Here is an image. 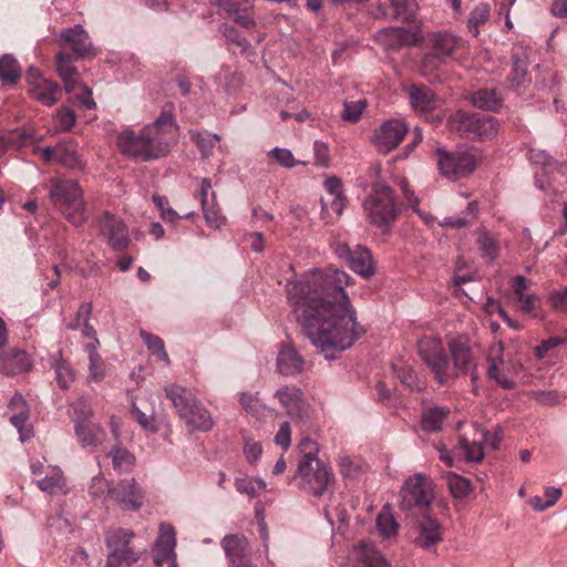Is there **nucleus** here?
Segmentation results:
<instances>
[{
    "label": "nucleus",
    "instance_id": "nucleus-1",
    "mask_svg": "<svg viewBox=\"0 0 567 567\" xmlns=\"http://www.w3.org/2000/svg\"><path fill=\"white\" fill-rule=\"evenodd\" d=\"M352 285L346 271L332 267L312 269L286 285L297 320L326 359L349 349L364 333L346 292Z\"/></svg>",
    "mask_w": 567,
    "mask_h": 567
},
{
    "label": "nucleus",
    "instance_id": "nucleus-2",
    "mask_svg": "<svg viewBox=\"0 0 567 567\" xmlns=\"http://www.w3.org/2000/svg\"><path fill=\"white\" fill-rule=\"evenodd\" d=\"M178 125L171 110H163L151 124L138 132L123 130L117 135V146L124 155L140 162H151L166 156L176 143Z\"/></svg>",
    "mask_w": 567,
    "mask_h": 567
},
{
    "label": "nucleus",
    "instance_id": "nucleus-3",
    "mask_svg": "<svg viewBox=\"0 0 567 567\" xmlns=\"http://www.w3.org/2000/svg\"><path fill=\"white\" fill-rule=\"evenodd\" d=\"M164 392L190 432H210L214 429L212 412L190 389L172 383L165 385Z\"/></svg>",
    "mask_w": 567,
    "mask_h": 567
},
{
    "label": "nucleus",
    "instance_id": "nucleus-4",
    "mask_svg": "<svg viewBox=\"0 0 567 567\" xmlns=\"http://www.w3.org/2000/svg\"><path fill=\"white\" fill-rule=\"evenodd\" d=\"M49 198L53 206L75 227L87 220L86 203L81 185L74 179H52Z\"/></svg>",
    "mask_w": 567,
    "mask_h": 567
},
{
    "label": "nucleus",
    "instance_id": "nucleus-5",
    "mask_svg": "<svg viewBox=\"0 0 567 567\" xmlns=\"http://www.w3.org/2000/svg\"><path fill=\"white\" fill-rule=\"evenodd\" d=\"M363 209L370 224L381 229H388L400 212L393 189L384 184L373 185L363 202Z\"/></svg>",
    "mask_w": 567,
    "mask_h": 567
},
{
    "label": "nucleus",
    "instance_id": "nucleus-6",
    "mask_svg": "<svg viewBox=\"0 0 567 567\" xmlns=\"http://www.w3.org/2000/svg\"><path fill=\"white\" fill-rule=\"evenodd\" d=\"M434 497L433 483L423 473L409 476L399 493V508L409 512L413 508H427Z\"/></svg>",
    "mask_w": 567,
    "mask_h": 567
},
{
    "label": "nucleus",
    "instance_id": "nucleus-7",
    "mask_svg": "<svg viewBox=\"0 0 567 567\" xmlns=\"http://www.w3.org/2000/svg\"><path fill=\"white\" fill-rule=\"evenodd\" d=\"M436 156L440 174L452 181L468 176L478 163V157L473 151L446 152L437 148Z\"/></svg>",
    "mask_w": 567,
    "mask_h": 567
},
{
    "label": "nucleus",
    "instance_id": "nucleus-8",
    "mask_svg": "<svg viewBox=\"0 0 567 567\" xmlns=\"http://www.w3.org/2000/svg\"><path fill=\"white\" fill-rule=\"evenodd\" d=\"M417 353L440 384L449 381V360L439 337L429 336L420 339Z\"/></svg>",
    "mask_w": 567,
    "mask_h": 567
},
{
    "label": "nucleus",
    "instance_id": "nucleus-9",
    "mask_svg": "<svg viewBox=\"0 0 567 567\" xmlns=\"http://www.w3.org/2000/svg\"><path fill=\"white\" fill-rule=\"evenodd\" d=\"M447 349L452 361L449 365V380L465 375L475 367L471 340L466 334L447 336Z\"/></svg>",
    "mask_w": 567,
    "mask_h": 567
},
{
    "label": "nucleus",
    "instance_id": "nucleus-10",
    "mask_svg": "<svg viewBox=\"0 0 567 567\" xmlns=\"http://www.w3.org/2000/svg\"><path fill=\"white\" fill-rule=\"evenodd\" d=\"M300 486L307 492L320 496L327 489L331 474L317 457H303L298 465Z\"/></svg>",
    "mask_w": 567,
    "mask_h": 567
},
{
    "label": "nucleus",
    "instance_id": "nucleus-11",
    "mask_svg": "<svg viewBox=\"0 0 567 567\" xmlns=\"http://www.w3.org/2000/svg\"><path fill=\"white\" fill-rule=\"evenodd\" d=\"M452 122L455 128L467 138L491 140L498 133V123L491 115L458 113Z\"/></svg>",
    "mask_w": 567,
    "mask_h": 567
},
{
    "label": "nucleus",
    "instance_id": "nucleus-12",
    "mask_svg": "<svg viewBox=\"0 0 567 567\" xmlns=\"http://www.w3.org/2000/svg\"><path fill=\"white\" fill-rule=\"evenodd\" d=\"M333 251L339 259L363 278H370L374 275V264L369 249L357 246L352 250L348 244L338 243L334 245Z\"/></svg>",
    "mask_w": 567,
    "mask_h": 567
},
{
    "label": "nucleus",
    "instance_id": "nucleus-13",
    "mask_svg": "<svg viewBox=\"0 0 567 567\" xmlns=\"http://www.w3.org/2000/svg\"><path fill=\"white\" fill-rule=\"evenodd\" d=\"M408 133L402 120L390 118L374 130L372 143L378 152L386 154L395 150Z\"/></svg>",
    "mask_w": 567,
    "mask_h": 567
},
{
    "label": "nucleus",
    "instance_id": "nucleus-14",
    "mask_svg": "<svg viewBox=\"0 0 567 567\" xmlns=\"http://www.w3.org/2000/svg\"><path fill=\"white\" fill-rule=\"evenodd\" d=\"M502 437L501 430L492 435L481 426L475 425L473 439L470 441L467 437H461L460 447L463 450L467 462H481L484 458V446L489 445L495 450L498 447Z\"/></svg>",
    "mask_w": 567,
    "mask_h": 567
},
{
    "label": "nucleus",
    "instance_id": "nucleus-15",
    "mask_svg": "<svg viewBox=\"0 0 567 567\" xmlns=\"http://www.w3.org/2000/svg\"><path fill=\"white\" fill-rule=\"evenodd\" d=\"M112 498L123 511H138L145 498V492L134 477L120 480L112 489Z\"/></svg>",
    "mask_w": 567,
    "mask_h": 567
},
{
    "label": "nucleus",
    "instance_id": "nucleus-16",
    "mask_svg": "<svg viewBox=\"0 0 567 567\" xmlns=\"http://www.w3.org/2000/svg\"><path fill=\"white\" fill-rule=\"evenodd\" d=\"M158 529L154 544V561L158 567H177L175 528L171 524L161 523Z\"/></svg>",
    "mask_w": 567,
    "mask_h": 567
},
{
    "label": "nucleus",
    "instance_id": "nucleus-17",
    "mask_svg": "<svg viewBox=\"0 0 567 567\" xmlns=\"http://www.w3.org/2000/svg\"><path fill=\"white\" fill-rule=\"evenodd\" d=\"M99 227L112 249L123 250L128 246V229L120 218L105 213L100 219Z\"/></svg>",
    "mask_w": 567,
    "mask_h": 567
},
{
    "label": "nucleus",
    "instance_id": "nucleus-18",
    "mask_svg": "<svg viewBox=\"0 0 567 567\" xmlns=\"http://www.w3.org/2000/svg\"><path fill=\"white\" fill-rule=\"evenodd\" d=\"M27 76L31 85L30 93L34 100L45 106H52L59 101L61 89L58 83L42 78L34 69H30Z\"/></svg>",
    "mask_w": 567,
    "mask_h": 567
},
{
    "label": "nucleus",
    "instance_id": "nucleus-19",
    "mask_svg": "<svg viewBox=\"0 0 567 567\" xmlns=\"http://www.w3.org/2000/svg\"><path fill=\"white\" fill-rule=\"evenodd\" d=\"M92 412L89 411L83 416H76L75 422V434L84 447H97L105 440V431L96 423L90 421Z\"/></svg>",
    "mask_w": 567,
    "mask_h": 567
},
{
    "label": "nucleus",
    "instance_id": "nucleus-20",
    "mask_svg": "<svg viewBox=\"0 0 567 567\" xmlns=\"http://www.w3.org/2000/svg\"><path fill=\"white\" fill-rule=\"evenodd\" d=\"M11 413L10 422L18 430L21 442H25L32 435L31 429L27 426L29 420V409L24 398L17 393L14 394L8 405Z\"/></svg>",
    "mask_w": 567,
    "mask_h": 567
},
{
    "label": "nucleus",
    "instance_id": "nucleus-21",
    "mask_svg": "<svg viewBox=\"0 0 567 567\" xmlns=\"http://www.w3.org/2000/svg\"><path fill=\"white\" fill-rule=\"evenodd\" d=\"M412 109L425 113L439 107L440 100L432 89L424 85H411L406 89Z\"/></svg>",
    "mask_w": 567,
    "mask_h": 567
},
{
    "label": "nucleus",
    "instance_id": "nucleus-22",
    "mask_svg": "<svg viewBox=\"0 0 567 567\" xmlns=\"http://www.w3.org/2000/svg\"><path fill=\"white\" fill-rule=\"evenodd\" d=\"M60 41L66 44L78 58L85 56L92 48L87 32L80 24L63 30Z\"/></svg>",
    "mask_w": 567,
    "mask_h": 567
},
{
    "label": "nucleus",
    "instance_id": "nucleus-23",
    "mask_svg": "<svg viewBox=\"0 0 567 567\" xmlns=\"http://www.w3.org/2000/svg\"><path fill=\"white\" fill-rule=\"evenodd\" d=\"M32 369V360L23 350H12L0 357V372L17 375Z\"/></svg>",
    "mask_w": 567,
    "mask_h": 567
},
{
    "label": "nucleus",
    "instance_id": "nucleus-24",
    "mask_svg": "<svg viewBox=\"0 0 567 567\" xmlns=\"http://www.w3.org/2000/svg\"><path fill=\"white\" fill-rule=\"evenodd\" d=\"M225 551L228 565L248 559L249 543L244 535L230 534L226 535L220 542Z\"/></svg>",
    "mask_w": 567,
    "mask_h": 567
},
{
    "label": "nucleus",
    "instance_id": "nucleus-25",
    "mask_svg": "<svg viewBox=\"0 0 567 567\" xmlns=\"http://www.w3.org/2000/svg\"><path fill=\"white\" fill-rule=\"evenodd\" d=\"M275 395L288 414L300 416L303 413L306 403L298 388L285 385L278 389Z\"/></svg>",
    "mask_w": 567,
    "mask_h": 567
},
{
    "label": "nucleus",
    "instance_id": "nucleus-26",
    "mask_svg": "<svg viewBox=\"0 0 567 567\" xmlns=\"http://www.w3.org/2000/svg\"><path fill=\"white\" fill-rule=\"evenodd\" d=\"M277 367L281 374L295 375L303 370V360L292 346L287 344L278 354Z\"/></svg>",
    "mask_w": 567,
    "mask_h": 567
},
{
    "label": "nucleus",
    "instance_id": "nucleus-27",
    "mask_svg": "<svg viewBox=\"0 0 567 567\" xmlns=\"http://www.w3.org/2000/svg\"><path fill=\"white\" fill-rule=\"evenodd\" d=\"M377 41L386 49H395L414 42V34L402 28H385L375 34Z\"/></svg>",
    "mask_w": 567,
    "mask_h": 567
},
{
    "label": "nucleus",
    "instance_id": "nucleus-28",
    "mask_svg": "<svg viewBox=\"0 0 567 567\" xmlns=\"http://www.w3.org/2000/svg\"><path fill=\"white\" fill-rule=\"evenodd\" d=\"M442 540L441 525L437 520L425 517L419 526V535L415 537V544L422 548L429 549Z\"/></svg>",
    "mask_w": 567,
    "mask_h": 567
},
{
    "label": "nucleus",
    "instance_id": "nucleus-29",
    "mask_svg": "<svg viewBox=\"0 0 567 567\" xmlns=\"http://www.w3.org/2000/svg\"><path fill=\"white\" fill-rule=\"evenodd\" d=\"M56 72L64 84L68 93H73L82 82L79 81V73L71 64V56L66 53H58Z\"/></svg>",
    "mask_w": 567,
    "mask_h": 567
},
{
    "label": "nucleus",
    "instance_id": "nucleus-30",
    "mask_svg": "<svg viewBox=\"0 0 567 567\" xmlns=\"http://www.w3.org/2000/svg\"><path fill=\"white\" fill-rule=\"evenodd\" d=\"M355 567H386V560L382 554L370 544L358 546L354 551Z\"/></svg>",
    "mask_w": 567,
    "mask_h": 567
},
{
    "label": "nucleus",
    "instance_id": "nucleus-31",
    "mask_svg": "<svg viewBox=\"0 0 567 567\" xmlns=\"http://www.w3.org/2000/svg\"><path fill=\"white\" fill-rule=\"evenodd\" d=\"M112 461L113 470L117 474L128 473L136 463L135 455L122 444H115L106 454Z\"/></svg>",
    "mask_w": 567,
    "mask_h": 567
},
{
    "label": "nucleus",
    "instance_id": "nucleus-32",
    "mask_svg": "<svg viewBox=\"0 0 567 567\" xmlns=\"http://www.w3.org/2000/svg\"><path fill=\"white\" fill-rule=\"evenodd\" d=\"M58 162L71 169L84 168L78 145L72 140L58 143Z\"/></svg>",
    "mask_w": 567,
    "mask_h": 567
},
{
    "label": "nucleus",
    "instance_id": "nucleus-33",
    "mask_svg": "<svg viewBox=\"0 0 567 567\" xmlns=\"http://www.w3.org/2000/svg\"><path fill=\"white\" fill-rule=\"evenodd\" d=\"M478 251L481 257L487 264H494L498 257L499 252V244L498 239L493 236L491 233L482 229L478 231V236L476 239Z\"/></svg>",
    "mask_w": 567,
    "mask_h": 567
},
{
    "label": "nucleus",
    "instance_id": "nucleus-34",
    "mask_svg": "<svg viewBox=\"0 0 567 567\" xmlns=\"http://www.w3.org/2000/svg\"><path fill=\"white\" fill-rule=\"evenodd\" d=\"M458 41L460 39L452 34H437L434 38L435 53L427 55L425 62L431 63L437 59L450 56L457 48Z\"/></svg>",
    "mask_w": 567,
    "mask_h": 567
},
{
    "label": "nucleus",
    "instance_id": "nucleus-35",
    "mask_svg": "<svg viewBox=\"0 0 567 567\" xmlns=\"http://www.w3.org/2000/svg\"><path fill=\"white\" fill-rule=\"evenodd\" d=\"M37 485L42 492L55 494L65 487V477L59 466H49L47 475L37 481Z\"/></svg>",
    "mask_w": 567,
    "mask_h": 567
},
{
    "label": "nucleus",
    "instance_id": "nucleus-36",
    "mask_svg": "<svg viewBox=\"0 0 567 567\" xmlns=\"http://www.w3.org/2000/svg\"><path fill=\"white\" fill-rule=\"evenodd\" d=\"M377 529L379 534L385 538L390 539L396 536L399 525L392 514V507L390 504H385L381 512L377 516Z\"/></svg>",
    "mask_w": 567,
    "mask_h": 567
},
{
    "label": "nucleus",
    "instance_id": "nucleus-37",
    "mask_svg": "<svg viewBox=\"0 0 567 567\" xmlns=\"http://www.w3.org/2000/svg\"><path fill=\"white\" fill-rule=\"evenodd\" d=\"M33 141L32 135L21 131L19 128L9 131L6 134L0 135V155L8 150H19L27 146Z\"/></svg>",
    "mask_w": 567,
    "mask_h": 567
},
{
    "label": "nucleus",
    "instance_id": "nucleus-38",
    "mask_svg": "<svg viewBox=\"0 0 567 567\" xmlns=\"http://www.w3.org/2000/svg\"><path fill=\"white\" fill-rule=\"evenodd\" d=\"M449 410L441 406L429 408L423 412L421 426L426 432H436L442 429V424L449 415Z\"/></svg>",
    "mask_w": 567,
    "mask_h": 567
},
{
    "label": "nucleus",
    "instance_id": "nucleus-39",
    "mask_svg": "<svg viewBox=\"0 0 567 567\" xmlns=\"http://www.w3.org/2000/svg\"><path fill=\"white\" fill-rule=\"evenodd\" d=\"M135 534L130 529L117 528L107 533L105 543L110 553H120L130 549L128 546Z\"/></svg>",
    "mask_w": 567,
    "mask_h": 567
},
{
    "label": "nucleus",
    "instance_id": "nucleus-40",
    "mask_svg": "<svg viewBox=\"0 0 567 567\" xmlns=\"http://www.w3.org/2000/svg\"><path fill=\"white\" fill-rule=\"evenodd\" d=\"M19 62L11 54H3L0 58V81L2 83H16L21 78Z\"/></svg>",
    "mask_w": 567,
    "mask_h": 567
},
{
    "label": "nucleus",
    "instance_id": "nucleus-41",
    "mask_svg": "<svg viewBox=\"0 0 567 567\" xmlns=\"http://www.w3.org/2000/svg\"><path fill=\"white\" fill-rule=\"evenodd\" d=\"M202 210L208 227L217 230L226 225L227 218L221 214L216 200V193H212L210 204L203 207Z\"/></svg>",
    "mask_w": 567,
    "mask_h": 567
},
{
    "label": "nucleus",
    "instance_id": "nucleus-42",
    "mask_svg": "<svg viewBox=\"0 0 567 567\" xmlns=\"http://www.w3.org/2000/svg\"><path fill=\"white\" fill-rule=\"evenodd\" d=\"M140 558L141 553L133 548L120 553H110L105 567H134Z\"/></svg>",
    "mask_w": 567,
    "mask_h": 567
},
{
    "label": "nucleus",
    "instance_id": "nucleus-43",
    "mask_svg": "<svg viewBox=\"0 0 567 567\" xmlns=\"http://www.w3.org/2000/svg\"><path fill=\"white\" fill-rule=\"evenodd\" d=\"M189 136L199 148L203 157H209L213 154L216 142L220 141L218 134H207L200 131H189Z\"/></svg>",
    "mask_w": 567,
    "mask_h": 567
},
{
    "label": "nucleus",
    "instance_id": "nucleus-44",
    "mask_svg": "<svg viewBox=\"0 0 567 567\" xmlns=\"http://www.w3.org/2000/svg\"><path fill=\"white\" fill-rule=\"evenodd\" d=\"M472 102L476 107L488 111L496 110L501 104L497 92L489 89L476 91L472 96Z\"/></svg>",
    "mask_w": 567,
    "mask_h": 567
},
{
    "label": "nucleus",
    "instance_id": "nucleus-45",
    "mask_svg": "<svg viewBox=\"0 0 567 567\" xmlns=\"http://www.w3.org/2000/svg\"><path fill=\"white\" fill-rule=\"evenodd\" d=\"M140 336L152 354L157 355L165 364H169V357L165 350L164 341L158 336L144 330L141 331Z\"/></svg>",
    "mask_w": 567,
    "mask_h": 567
},
{
    "label": "nucleus",
    "instance_id": "nucleus-46",
    "mask_svg": "<svg viewBox=\"0 0 567 567\" xmlns=\"http://www.w3.org/2000/svg\"><path fill=\"white\" fill-rule=\"evenodd\" d=\"M267 157L270 162H274L285 168H292L298 164H307L306 162L297 161L292 152L284 147H274L267 153Z\"/></svg>",
    "mask_w": 567,
    "mask_h": 567
},
{
    "label": "nucleus",
    "instance_id": "nucleus-47",
    "mask_svg": "<svg viewBox=\"0 0 567 567\" xmlns=\"http://www.w3.org/2000/svg\"><path fill=\"white\" fill-rule=\"evenodd\" d=\"M489 17V6L487 3H478L470 13L467 28L470 32L476 37L480 33V27L484 24Z\"/></svg>",
    "mask_w": 567,
    "mask_h": 567
},
{
    "label": "nucleus",
    "instance_id": "nucleus-48",
    "mask_svg": "<svg viewBox=\"0 0 567 567\" xmlns=\"http://www.w3.org/2000/svg\"><path fill=\"white\" fill-rule=\"evenodd\" d=\"M53 120L56 123V127L54 130L49 131L51 134L66 132L71 130L76 123V116L74 112L66 106H62L61 109H59L54 113Z\"/></svg>",
    "mask_w": 567,
    "mask_h": 567
},
{
    "label": "nucleus",
    "instance_id": "nucleus-49",
    "mask_svg": "<svg viewBox=\"0 0 567 567\" xmlns=\"http://www.w3.org/2000/svg\"><path fill=\"white\" fill-rule=\"evenodd\" d=\"M235 486L240 494H246L250 498L266 489V483L261 478H236Z\"/></svg>",
    "mask_w": 567,
    "mask_h": 567
},
{
    "label": "nucleus",
    "instance_id": "nucleus-50",
    "mask_svg": "<svg viewBox=\"0 0 567 567\" xmlns=\"http://www.w3.org/2000/svg\"><path fill=\"white\" fill-rule=\"evenodd\" d=\"M112 489L111 483L101 474L94 476L89 485V494L95 499L112 498Z\"/></svg>",
    "mask_w": 567,
    "mask_h": 567
},
{
    "label": "nucleus",
    "instance_id": "nucleus-51",
    "mask_svg": "<svg viewBox=\"0 0 567 567\" xmlns=\"http://www.w3.org/2000/svg\"><path fill=\"white\" fill-rule=\"evenodd\" d=\"M85 350L89 354V379L100 381L103 377L102 360L95 344H87Z\"/></svg>",
    "mask_w": 567,
    "mask_h": 567
},
{
    "label": "nucleus",
    "instance_id": "nucleus-52",
    "mask_svg": "<svg viewBox=\"0 0 567 567\" xmlns=\"http://www.w3.org/2000/svg\"><path fill=\"white\" fill-rule=\"evenodd\" d=\"M451 493L456 498H464L471 492V482L461 475L451 473L447 476Z\"/></svg>",
    "mask_w": 567,
    "mask_h": 567
},
{
    "label": "nucleus",
    "instance_id": "nucleus-53",
    "mask_svg": "<svg viewBox=\"0 0 567 567\" xmlns=\"http://www.w3.org/2000/svg\"><path fill=\"white\" fill-rule=\"evenodd\" d=\"M367 107V101L361 99L353 102H344L341 118L348 122H358Z\"/></svg>",
    "mask_w": 567,
    "mask_h": 567
},
{
    "label": "nucleus",
    "instance_id": "nucleus-54",
    "mask_svg": "<svg viewBox=\"0 0 567 567\" xmlns=\"http://www.w3.org/2000/svg\"><path fill=\"white\" fill-rule=\"evenodd\" d=\"M399 378L412 391H422L426 382L424 379L419 378L411 367H403L399 373Z\"/></svg>",
    "mask_w": 567,
    "mask_h": 567
},
{
    "label": "nucleus",
    "instance_id": "nucleus-55",
    "mask_svg": "<svg viewBox=\"0 0 567 567\" xmlns=\"http://www.w3.org/2000/svg\"><path fill=\"white\" fill-rule=\"evenodd\" d=\"M527 62L523 59H516L513 62L512 71L508 75V81L513 87L520 86L526 82Z\"/></svg>",
    "mask_w": 567,
    "mask_h": 567
},
{
    "label": "nucleus",
    "instance_id": "nucleus-56",
    "mask_svg": "<svg viewBox=\"0 0 567 567\" xmlns=\"http://www.w3.org/2000/svg\"><path fill=\"white\" fill-rule=\"evenodd\" d=\"M219 30L228 41L240 48L243 52H246L250 48L248 40L230 24L224 23L220 25Z\"/></svg>",
    "mask_w": 567,
    "mask_h": 567
},
{
    "label": "nucleus",
    "instance_id": "nucleus-57",
    "mask_svg": "<svg viewBox=\"0 0 567 567\" xmlns=\"http://www.w3.org/2000/svg\"><path fill=\"white\" fill-rule=\"evenodd\" d=\"M74 99L80 104V106L86 110H94L96 107V103L93 99L92 90L87 87L84 83L78 86L75 92L72 93Z\"/></svg>",
    "mask_w": 567,
    "mask_h": 567
},
{
    "label": "nucleus",
    "instance_id": "nucleus-58",
    "mask_svg": "<svg viewBox=\"0 0 567 567\" xmlns=\"http://www.w3.org/2000/svg\"><path fill=\"white\" fill-rule=\"evenodd\" d=\"M153 202L155 206L159 209L161 217L164 220L174 223L181 218L178 213L168 206V200L164 196L155 194L153 195Z\"/></svg>",
    "mask_w": 567,
    "mask_h": 567
},
{
    "label": "nucleus",
    "instance_id": "nucleus-59",
    "mask_svg": "<svg viewBox=\"0 0 567 567\" xmlns=\"http://www.w3.org/2000/svg\"><path fill=\"white\" fill-rule=\"evenodd\" d=\"M313 153H315V164L320 167H328L330 157H329V146L327 143L321 141H316L313 143Z\"/></svg>",
    "mask_w": 567,
    "mask_h": 567
},
{
    "label": "nucleus",
    "instance_id": "nucleus-60",
    "mask_svg": "<svg viewBox=\"0 0 567 567\" xmlns=\"http://www.w3.org/2000/svg\"><path fill=\"white\" fill-rule=\"evenodd\" d=\"M244 453L247 461L249 463L256 462L262 453V447L260 443L250 437H247L246 435H244Z\"/></svg>",
    "mask_w": 567,
    "mask_h": 567
},
{
    "label": "nucleus",
    "instance_id": "nucleus-61",
    "mask_svg": "<svg viewBox=\"0 0 567 567\" xmlns=\"http://www.w3.org/2000/svg\"><path fill=\"white\" fill-rule=\"evenodd\" d=\"M563 343L564 339L560 337H550L543 340L540 344L535 348V355L538 359H544L548 351L561 346Z\"/></svg>",
    "mask_w": 567,
    "mask_h": 567
},
{
    "label": "nucleus",
    "instance_id": "nucleus-62",
    "mask_svg": "<svg viewBox=\"0 0 567 567\" xmlns=\"http://www.w3.org/2000/svg\"><path fill=\"white\" fill-rule=\"evenodd\" d=\"M56 380L62 389L69 388L74 380L73 370L65 363H59L55 368Z\"/></svg>",
    "mask_w": 567,
    "mask_h": 567
},
{
    "label": "nucleus",
    "instance_id": "nucleus-63",
    "mask_svg": "<svg viewBox=\"0 0 567 567\" xmlns=\"http://www.w3.org/2000/svg\"><path fill=\"white\" fill-rule=\"evenodd\" d=\"M132 414L135 416L138 424L150 431V432H156L157 425L155 422V419L153 415H147L144 412H142L140 409H137L135 405L132 408Z\"/></svg>",
    "mask_w": 567,
    "mask_h": 567
},
{
    "label": "nucleus",
    "instance_id": "nucleus-64",
    "mask_svg": "<svg viewBox=\"0 0 567 567\" xmlns=\"http://www.w3.org/2000/svg\"><path fill=\"white\" fill-rule=\"evenodd\" d=\"M548 302L557 311H567V287L549 293Z\"/></svg>",
    "mask_w": 567,
    "mask_h": 567
}]
</instances>
